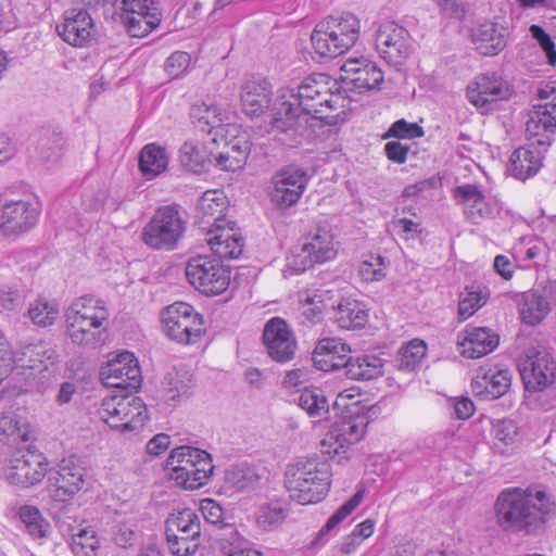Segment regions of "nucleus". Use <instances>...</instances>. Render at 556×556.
Returning <instances> with one entry per match:
<instances>
[{"mask_svg": "<svg viewBox=\"0 0 556 556\" xmlns=\"http://www.w3.org/2000/svg\"><path fill=\"white\" fill-rule=\"evenodd\" d=\"M71 547L76 556H96L99 540L94 530L85 528L73 534Z\"/></svg>", "mask_w": 556, "mask_h": 556, "instance_id": "50", "label": "nucleus"}, {"mask_svg": "<svg viewBox=\"0 0 556 556\" xmlns=\"http://www.w3.org/2000/svg\"><path fill=\"white\" fill-rule=\"evenodd\" d=\"M498 342V334L488 327H467L458 334L460 352L468 358H479L491 353Z\"/></svg>", "mask_w": 556, "mask_h": 556, "instance_id": "30", "label": "nucleus"}, {"mask_svg": "<svg viewBox=\"0 0 556 556\" xmlns=\"http://www.w3.org/2000/svg\"><path fill=\"white\" fill-rule=\"evenodd\" d=\"M286 518V508L281 501H270L258 507L256 521L263 530H273L279 527Z\"/></svg>", "mask_w": 556, "mask_h": 556, "instance_id": "45", "label": "nucleus"}, {"mask_svg": "<svg viewBox=\"0 0 556 556\" xmlns=\"http://www.w3.org/2000/svg\"><path fill=\"white\" fill-rule=\"evenodd\" d=\"M476 50L482 55H495L506 46V29L493 22L480 24L472 35Z\"/></svg>", "mask_w": 556, "mask_h": 556, "instance_id": "35", "label": "nucleus"}, {"mask_svg": "<svg viewBox=\"0 0 556 556\" xmlns=\"http://www.w3.org/2000/svg\"><path fill=\"white\" fill-rule=\"evenodd\" d=\"M200 510L204 519L212 525L222 523L224 520L223 507L212 498L202 500L200 503Z\"/></svg>", "mask_w": 556, "mask_h": 556, "instance_id": "63", "label": "nucleus"}, {"mask_svg": "<svg viewBox=\"0 0 556 556\" xmlns=\"http://www.w3.org/2000/svg\"><path fill=\"white\" fill-rule=\"evenodd\" d=\"M553 507L544 490L507 488L495 500V520L505 532L536 535L545 529Z\"/></svg>", "mask_w": 556, "mask_h": 556, "instance_id": "2", "label": "nucleus"}, {"mask_svg": "<svg viewBox=\"0 0 556 556\" xmlns=\"http://www.w3.org/2000/svg\"><path fill=\"white\" fill-rule=\"evenodd\" d=\"M309 176L299 166H286L271 177L270 201L279 210L295 205L304 193Z\"/></svg>", "mask_w": 556, "mask_h": 556, "instance_id": "16", "label": "nucleus"}, {"mask_svg": "<svg viewBox=\"0 0 556 556\" xmlns=\"http://www.w3.org/2000/svg\"><path fill=\"white\" fill-rule=\"evenodd\" d=\"M188 281L201 293L217 295L223 293L230 283V270L220 260L198 255L191 257L186 266Z\"/></svg>", "mask_w": 556, "mask_h": 556, "instance_id": "12", "label": "nucleus"}, {"mask_svg": "<svg viewBox=\"0 0 556 556\" xmlns=\"http://www.w3.org/2000/svg\"><path fill=\"white\" fill-rule=\"evenodd\" d=\"M337 255L334 236L328 225H319L305 237L300 247L292 249L287 266L296 274L318 263L331 261Z\"/></svg>", "mask_w": 556, "mask_h": 556, "instance_id": "10", "label": "nucleus"}, {"mask_svg": "<svg viewBox=\"0 0 556 556\" xmlns=\"http://www.w3.org/2000/svg\"><path fill=\"white\" fill-rule=\"evenodd\" d=\"M165 333L181 344H194L205 333L203 317L193 306L185 302H176L162 313Z\"/></svg>", "mask_w": 556, "mask_h": 556, "instance_id": "11", "label": "nucleus"}, {"mask_svg": "<svg viewBox=\"0 0 556 556\" xmlns=\"http://www.w3.org/2000/svg\"><path fill=\"white\" fill-rule=\"evenodd\" d=\"M329 77L325 74L312 75L305 78L296 89H287L277 98L276 112L271 125L282 132H291L292 141L307 137L306 124L309 119H320L332 125L334 116L327 111L337 110L341 97L334 94L328 87Z\"/></svg>", "mask_w": 556, "mask_h": 556, "instance_id": "1", "label": "nucleus"}, {"mask_svg": "<svg viewBox=\"0 0 556 556\" xmlns=\"http://www.w3.org/2000/svg\"><path fill=\"white\" fill-rule=\"evenodd\" d=\"M18 516L30 536L35 539H42L47 536L49 522L42 517L37 507L24 505L20 508Z\"/></svg>", "mask_w": 556, "mask_h": 556, "instance_id": "44", "label": "nucleus"}, {"mask_svg": "<svg viewBox=\"0 0 556 556\" xmlns=\"http://www.w3.org/2000/svg\"><path fill=\"white\" fill-rule=\"evenodd\" d=\"M206 242L220 258H237L243 252V238L235 230V225L208 229Z\"/></svg>", "mask_w": 556, "mask_h": 556, "instance_id": "32", "label": "nucleus"}, {"mask_svg": "<svg viewBox=\"0 0 556 556\" xmlns=\"http://www.w3.org/2000/svg\"><path fill=\"white\" fill-rule=\"evenodd\" d=\"M387 135L400 139H415L424 136V129L417 123L399 119L391 125Z\"/></svg>", "mask_w": 556, "mask_h": 556, "instance_id": "59", "label": "nucleus"}, {"mask_svg": "<svg viewBox=\"0 0 556 556\" xmlns=\"http://www.w3.org/2000/svg\"><path fill=\"white\" fill-rule=\"evenodd\" d=\"M200 535L201 533L192 534L187 530L167 534L168 548L173 555L189 556L198 549Z\"/></svg>", "mask_w": 556, "mask_h": 556, "instance_id": "48", "label": "nucleus"}, {"mask_svg": "<svg viewBox=\"0 0 556 556\" xmlns=\"http://www.w3.org/2000/svg\"><path fill=\"white\" fill-rule=\"evenodd\" d=\"M60 361V355L54 348L39 341L21 346L12 353L5 338L0 333V381L8 376L12 368L30 369L37 374L54 369Z\"/></svg>", "mask_w": 556, "mask_h": 556, "instance_id": "7", "label": "nucleus"}, {"mask_svg": "<svg viewBox=\"0 0 556 556\" xmlns=\"http://www.w3.org/2000/svg\"><path fill=\"white\" fill-rule=\"evenodd\" d=\"M262 476L254 466L237 464L229 466L224 473L225 488L230 491H245L258 485Z\"/></svg>", "mask_w": 556, "mask_h": 556, "instance_id": "39", "label": "nucleus"}, {"mask_svg": "<svg viewBox=\"0 0 556 556\" xmlns=\"http://www.w3.org/2000/svg\"><path fill=\"white\" fill-rule=\"evenodd\" d=\"M332 319L341 329H361L368 321V312L365 305L351 298L341 299L332 306Z\"/></svg>", "mask_w": 556, "mask_h": 556, "instance_id": "34", "label": "nucleus"}, {"mask_svg": "<svg viewBox=\"0 0 556 556\" xmlns=\"http://www.w3.org/2000/svg\"><path fill=\"white\" fill-rule=\"evenodd\" d=\"M225 197L217 190H208L203 193L198 205V218L200 228L208 232V229H217L223 226L235 225L225 217Z\"/></svg>", "mask_w": 556, "mask_h": 556, "instance_id": "31", "label": "nucleus"}, {"mask_svg": "<svg viewBox=\"0 0 556 556\" xmlns=\"http://www.w3.org/2000/svg\"><path fill=\"white\" fill-rule=\"evenodd\" d=\"M530 34L545 52L548 63L554 65L556 63V49L551 36L540 25H531Z\"/></svg>", "mask_w": 556, "mask_h": 556, "instance_id": "61", "label": "nucleus"}, {"mask_svg": "<svg viewBox=\"0 0 556 556\" xmlns=\"http://www.w3.org/2000/svg\"><path fill=\"white\" fill-rule=\"evenodd\" d=\"M47 472L46 456L30 445L17 447L12 453L4 470L9 483L25 488L41 482Z\"/></svg>", "mask_w": 556, "mask_h": 556, "instance_id": "14", "label": "nucleus"}, {"mask_svg": "<svg viewBox=\"0 0 556 556\" xmlns=\"http://www.w3.org/2000/svg\"><path fill=\"white\" fill-rule=\"evenodd\" d=\"M40 205L36 201L11 200L0 207V231L7 237H18L30 231L40 216Z\"/></svg>", "mask_w": 556, "mask_h": 556, "instance_id": "17", "label": "nucleus"}, {"mask_svg": "<svg viewBox=\"0 0 556 556\" xmlns=\"http://www.w3.org/2000/svg\"><path fill=\"white\" fill-rule=\"evenodd\" d=\"M114 9L112 15H119L132 37L149 35L162 20L159 3L153 0H122Z\"/></svg>", "mask_w": 556, "mask_h": 556, "instance_id": "15", "label": "nucleus"}, {"mask_svg": "<svg viewBox=\"0 0 556 556\" xmlns=\"http://www.w3.org/2000/svg\"><path fill=\"white\" fill-rule=\"evenodd\" d=\"M100 379L105 387L129 391L138 390L142 382L138 361L128 351L109 359L100 369Z\"/></svg>", "mask_w": 556, "mask_h": 556, "instance_id": "18", "label": "nucleus"}, {"mask_svg": "<svg viewBox=\"0 0 556 556\" xmlns=\"http://www.w3.org/2000/svg\"><path fill=\"white\" fill-rule=\"evenodd\" d=\"M187 220L176 204L159 207L141 231L142 242L153 250L172 251L186 231Z\"/></svg>", "mask_w": 556, "mask_h": 556, "instance_id": "6", "label": "nucleus"}, {"mask_svg": "<svg viewBox=\"0 0 556 556\" xmlns=\"http://www.w3.org/2000/svg\"><path fill=\"white\" fill-rule=\"evenodd\" d=\"M466 96L481 113H488L493 110L494 104L511 96V87L495 73H485L478 75L467 86Z\"/></svg>", "mask_w": 556, "mask_h": 556, "instance_id": "20", "label": "nucleus"}, {"mask_svg": "<svg viewBox=\"0 0 556 556\" xmlns=\"http://www.w3.org/2000/svg\"><path fill=\"white\" fill-rule=\"evenodd\" d=\"M427 352V345L422 340L414 339L402 346L399 352V368L412 371L421 362Z\"/></svg>", "mask_w": 556, "mask_h": 556, "instance_id": "49", "label": "nucleus"}, {"mask_svg": "<svg viewBox=\"0 0 556 556\" xmlns=\"http://www.w3.org/2000/svg\"><path fill=\"white\" fill-rule=\"evenodd\" d=\"M544 150L536 147H521L513 152L509 159L507 170L509 174L519 179L526 180L540 170Z\"/></svg>", "mask_w": 556, "mask_h": 556, "instance_id": "33", "label": "nucleus"}, {"mask_svg": "<svg viewBox=\"0 0 556 556\" xmlns=\"http://www.w3.org/2000/svg\"><path fill=\"white\" fill-rule=\"evenodd\" d=\"M299 406L312 417H325L329 412L328 400L318 388H305L299 399Z\"/></svg>", "mask_w": 556, "mask_h": 556, "instance_id": "43", "label": "nucleus"}, {"mask_svg": "<svg viewBox=\"0 0 556 556\" xmlns=\"http://www.w3.org/2000/svg\"><path fill=\"white\" fill-rule=\"evenodd\" d=\"M166 467L169 470V479L185 490L202 488L214 471L211 454L188 445L173 448L166 459Z\"/></svg>", "mask_w": 556, "mask_h": 556, "instance_id": "5", "label": "nucleus"}, {"mask_svg": "<svg viewBox=\"0 0 556 556\" xmlns=\"http://www.w3.org/2000/svg\"><path fill=\"white\" fill-rule=\"evenodd\" d=\"M56 31L71 46L85 47L94 35L93 20L84 9H71L65 11L64 21L56 25Z\"/></svg>", "mask_w": 556, "mask_h": 556, "instance_id": "24", "label": "nucleus"}, {"mask_svg": "<svg viewBox=\"0 0 556 556\" xmlns=\"http://www.w3.org/2000/svg\"><path fill=\"white\" fill-rule=\"evenodd\" d=\"M344 81L352 85L358 92L378 90L383 83V73L376 63L367 59L348 60L341 67Z\"/></svg>", "mask_w": 556, "mask_h": 556, "instance_id": "25", "label": "nucleus"}, {"mask_svg": "<svg viewBox=\"0 0 556 556\" xmlns=\"http://www.w3.org/2000/svg\"><path fill=\"white\" fill-rule=\"evenodd\" d=\"M179 159L186 168L194 173L200 172L204 167L205 156L192 141H187L181 146Z\"/></svg>", "mask_w": 556, "mask_h": 556, "instance_id": "55", "label": "nucleus"}, {"mask_svg": "<svg viewBox=\"0 0 556 556\" xmlns=\"http://www.w3.org/2000/svg\"><path fill=\"white\" fill-rule=\"evenodd\" d=\"M367 426L366 417H343L334 422L323 441V444L334 445L333 452L339 454L341 448L353 445L362 440Z\"/></svg>", "mask_w": 556, "mask_h": 556, "instance_id": "28", "label": "nucleus"}, {"mask_svg": "<svg viewBox=\"0 0 556 556\" xmlns=\"http://www.w3.org/2000/svg\"><path fill=\"white\" fill-rule=\"evenodd\" d=\"M518 366L528 392L543 391L556 380V359L546 348L528 349Z\"/></svg>", "mask_w": 556, "mask_h": 556, "instance_id": "13", "label": "nucleus"}, {"mask_svg": "<svg viewBox=\"0 0 556 556\" xmlns=\"http://www.w3.org/2000/svg\"><path fill=\"white\" fill-rule=\"evenodd\" d=\"M63 146L62 138L53 134L50 137H43L38 141L37 150L42 161L52 162L56 161L61 155Z\"/></svg>", "mask_w": 556, "mask_h": 556, "instance_id": "58", "label": "nucleus"}, {"mask_svg": "<svg viewBox=\"0 0 556 556\" xmlns=\"http://www.w3.org/2000/svg\"><path fill=\"white\" fill-rule=\"evenodd\" d=\"M193 386L192 376L188 371H176L168 379L167 396L172 401L189 394Z\"/></svg>", "mask_w": 556, "mask_h": 556, "instance_id": "56", "label": "nucleus"}, {"mask_svg": "<svg viewBox=\"0 0 556 556\" xmlns=\"http://www.w3.org/2000/svg\"><path fill=\"white\" fill-rule=\"evenodd\" d=\"M48 482L54 500L66 502L83 488L85 468L75 457L64 458L58 465V469L50 472Z\"/></svg>", "mask_w": 556, "mask_h": 556, "instance_id": "22", "label": "nucleus"}, {"mask_svg": "<svg viewBox=\"0 0 556 556\" xmlns=\"http://www.w3.org/2000/svg\"><path fill=\"white\" fill-rule=\"evenodd\" d=\"M66 336L75 345L96 349L104 342L106 324H77L65 323Z\"/></svg>", "mask_w": 556, "mask_h": 556, "instance_id": "37", "label": "nucleus"}, {"mask_svg": "<svg viewBox=\"0 0 556 556\" xmlns=\"http://www.w3.org/2000/svg\"><path fill=\"white\" fill-rule=\"evenodd\" d=\"M551 306L545 296L538 292H525L519 302V314L523 323L534 326L549 312Z\"/></svg>", "mask_w": 556, "mask_h": 556, "instance_id": "41", "label": "nucleus"}, {"mask_svg": "<svg viewBox=\"0 0 556 556\" xmlns=\"http://www.w3.org/2000/svg\"><path fill=\"white\" fill-rule=\"evenodd\" d=\"M387 261L381 255H369L359 265V276L364 281H380L386 277Z\"/></svg>", "mask_w": 556, "mask_h": 556, "instance_id": "52", "label": "nucleus"}, {"mask_svg": "<svg viewBox=\"0 0 556 556\" xmlns=\"http://www.w3.org/2000/svg\"><path fill=\"white\" fill-rule=\"evenodd\" d=\"M364 491H357L348 502L340 506L320 529L319 534L325 535L338 527L362 503Z\"/></svg>", "mask_w": 556, "mask_h": 556, "instance_id": "51", "label": "nucleus"}, {"mask_svg": "<svg viewBox=\"0 0 556 556\" xmlns=\"http://www.w3.org/2000/svg\"><path fill=\"white\" fill-rule=\"evenodd\" d=\"M543 103L532 106L526 123V132L530 147L547 151L556 131V80L547 81L538 89Z\"/></svg>", "mask_w": 556, "mask_h": 556, "instance_id": "8", "label": "nucleus"}, {"mask_svg": "<svg viewBox=\"0 0 556 556\" xmlns=\"http://www.w3.org/2000/svg\"><path fill=\"white\" fill-rule=\"evenodd\" d=\"M453 195L463 206L466 219L473 225L495 218L502 211L501 203L494 198L485 197L476 185L457 186L453 190Z\"/></svg>", "mask_w": 556, "mask_h": 556, "instance_id": "21", "label": "nucleus"}, {"mask_svg": "<svg viewBox=\"0 0 556 556\" xmlns=\"http://www.w3.org/2000/svg\"><path fill=\"white\" fill-rule=\"evenodd\" d=\"M493 433L495 439L505 445L513 444L518 434V427L510 419L497 420L493 425Z\"/></svg>", "mask_w": 556, "mask_h": 556, "instance_id": "62", "label": "nucleus"}, {"mask_svg": "<svg viewBox=\"0 0 556 556\" xmlns=\"http://www.w3.org/2000/svg\"><path fill=\"white\" fill-rule=\"evenodd\" d=\"M484 303L485 300L480 292L467 290L466 294L459 301L458 314L463 319H467Z\"/></svg>", "mask_w": 556, "mask_h": 556, "instance_id": "60", "label": "nucleus"}, {"mask_svg": "<svg viewBox=\"0 0 556 556\" xmlns=\"http://www.w3.org/2000/svg\"><path fill=\"white\" fill-rule=\"evenodd\" d=\"M168 165V155L165 148L149 143L144 146L139 156V168L148 179L162 174Z\"/></svg>", "mask_w": 556, "mask_h": 556, "instance_id": "40", "label": "nucleus"}, {"mask_svg": "<svg viewBox=\"0 0 556 556\" xmlns=\"http://www.w3.org/2000/svg\"><path fill=\"white\" fill-rule=\"evenodd\" d=\"M511 386V374L507 369L480 367L471 381L475 395L482 400H495L506 394Z\"/></svg>", "mask_w": 556, "mask_h": 556, "instance_id": "26", "label": "nucleus"}, {"mask_svg": "<svg viewBox=\"0 0 556 556\" xmlns=\"http://www.w3.org/2000/svg\"><path fill=\"white\" fill-rule=\"evenodd\" d=\"M59 305L54 301L38 299L30 304L28 315L33 323L39 327L53 325L59 317Z\"/></svg>", "mask_w": 556, "mask_h": 556, "instance_id": "46", "label": "nucleus"}, {"mask_svg": "<svg viewBox=\"0 0 556 556\" xmlns=\"http://www.w3.org/2000/svg\"><path fill=\"white\" fill-rule=\"evenodd\" d=\"M263 341L268 356L277 363L293 359L296 340L289 325L280 317L269 319L263 330Z\"/></svg>", "mask_w": 556, "mask_h": 556, "instance_id": "23", "label": "nucleus"}, {"mask_svg": "<svg viewBox=\"0 0 556 556\" xmlns=\"http://www.w3.org/2000/svg\"><path fill=\"white\" fill-rule=\"evenodd\" d=\"M271 93L270 84L265 78L248 77L241 86L242 111L251 117L260 116L268 109Z\"/></svg>", "mask_w": 556, "mask_h": 556, "instance_id": "27", "label": "nucleus"}, {"mask_svg": "<svg viewBox=\"0 0 556 556\" xmlns=\"http://www.w3.org/2000/svg\"><path fill=\"white\" fill-rule=\"evenodd\" d=\"M375 41L379 55L395 66L403 64L413 48L407 29L392 21L384 22L379 26Z\"/></svg>", "mask_w": 556, "mask_h": 556, "instance_id": "19", "label": "nucleus"}, {"mask_svg": "<svg viewBox=\"0 0 556 556\" xmlns=\"http://www.w3.org/2000/svg\"><path fill=\"white\" fill-rule=\"evenodd\" d=\"M408 151L409 147L401 143L400 141H389L384 146L387 157L397 164L406 162Z\"/></svg>", "mask_w": 556, "mask_h": 556, "instance_id": "64", "label": "nucleus"}, {"mask_svg": "<svg viewBox=\"0 0 556 556\" xmlns=\"http://www.w3.org/2000/svg\"><path fill=\"white\" fill-rule=\"evenodd\" d=\"M331 468L319 458L299 459L288 465L285 485L290 497L301 505L320 502L330 489Z\"/></svg>", "mask_w": 556, "mask_h": 556, "instance_id": "3", "label": "nucleus"}, {"mask_svg": "<svg viewBox=\"0 0 556 556\" xmlns=\"http://www.w3.org/2000/svg\"><path fill=\"white\" fill-rule=\"evenodd\" d=\"M190 117L202 131L211 132L212 128L223 124L224 112L214 103L201 102L192 105Z\"/></svg>", "mask_w": 556, "mask_h": 556, "instance_id": "42", "label": "nucleus"}, {"mask_svg": "<svg viewBox=\"0 0 556 556\" xmlns=\"http://www.w3.org/2000/svg\"><path fill=\"white\" fill-rule=\"evenodd\" d=\"M99 415L110 428L121 433L137 432L149 419L147 405L132 394L105 397Z\"/></svg>", "mask_w": 556, "mask_h": 556, "instance_id": "9", "label": "nucleus"}, {"mask_svg": "<svg viewBox=\"0 0 556 556\" xmlns=\"http://www.w3.org/2000/svg\"><path fill=\"white\" fill-rule=\"evenodd\" d=\"M109 312L104 302L91 294L78 296L65 309V323L106 324Z\"/></svg>", "mask_w": 556, "mask_h": 556, "instance_id": "29", "label": "nucleus"}, {"mask_svg": "<svg viewBox=\"0 0 556 556\" xmlns=\"http://www.w3.org/2000/svg\"><path fill=\"white\" fill-rule=\"evenodd\" d=\"M251 153V142L247 135L232 138L216 157V166L223 170L236 172L244 167Z\"/></svg>", "mask_w": 556, "mask_h": 556, "instance_id": "36", "label": "nucleus"}, {"mask_svg": "<svg viewBox=\"0 0 556 556\" xmlns=\"http://www.w3.org/2000/svg\"><path fill=\"white\" fill-rule=\"evenodd\" d=\"M359 20L351 13L329 15L314 27L311 41L321 58H336L349 51L359 37Z\"/></svg>", "mask_w": 556, "mask_h": 556, "instance_id": "4", "label": "nucleus"}, {"mask_svg": "<svg viewBox=\"0 0 556 556\" xmlns=\"http://www.w3.org/2000/svg\"><path fill=\"white\" fill-rule=\"evenodd\" d=\"M345 374L354 380H372L383 375V359L375 354L349 357Z\"/></svg>", "mask_w": 556, "mask_h": 556, "instance_id": "38", "label": "nucleus"}, {"mask_svg": "<svg viewBox=\"0 0 556 556\" xmlns=\"http://www.w3.org/2000/svg\"><path fill=\"white\" fill-rule=\"evenodd\" d=\"M184 530L192 534L201 533L200 519L193 509H182L166 520V535Z\"/></svg>", "mask_w": 556, "mask_h": 556, "instance_id": "47", "label": "nucleus"}, {"mask_svg": "<svg viewBox=\"0 0 556 556\" xmlns=\"http://www.w3.org/2000/svg\"><path fill=\"white\" fill-rule=\"evenodd\" d=\"M318 355L333 356L334 361L342 363L345 367V362L350 357L351 348L337 338H324L320 339L316 345Z\"/></svg>", "mask_w": 556, "mask_h": 556, "instance_id": "53", "label": "nucleus"}, {"mask_svg": "<svg viewBox=\"0 0 556 556\" xmlns=\"http://www.w3.org/2000/svg\"><path fill=\"white\" fill-rule=\"evenodd\" d=\"M191 56L185 51L173 52L165 61L164 70L172 78H179L187 73Z\"/></svg>", "mask_w": 556, "mask_h": 556, "instance_id": "57", "label": "nucleus"}, {"mask_svg": "<svg viewBox=\"0 0 556 556\" xmlns=\"http://www.w3.org/2000/svg\"><path fill=\"white\" fill-rule=\"evenodd\" d=\"M0 435L13 443L18 441L26 443L29 440L28 430L21 427L15 415H2L0 417Z\"/></svg>", "mask_w": 556, "mask_h": 556, "instance_id": "54", "label": "nucleus"}]
</instances>
